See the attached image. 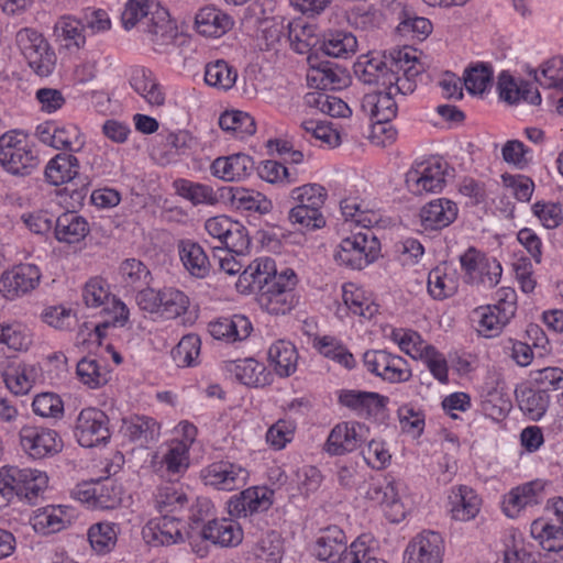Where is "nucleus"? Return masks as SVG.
Segmentation results:
<instances>
[{
	"label": "nucleus",
	"mask_w": 563,
	"mask_h": 563,
	"mask_svg": "<svg viewBox=\"0 0 563 563\" xmlns=\"http://www.w3.org/2000/svg\"><path fill=\"white\" fill-rule=\"evenodd\" d=\"M297 283L294 269L277 273L273 258L260 257L241 273L236 287L242 292H255L258 305L268 313L286 314L297 303L294 294Z\"/></svg>",
	"instance_id": "obj_1"
},
{
	"label": "nucleus",
	"mask_w": 563,
	"mask_h": 563,
	"mask_svg": "<svg viewBox=\"0 0 563 563\" xmlns=\"http://www.w3.org/2000/svg\"><path fill=\"white\" fill-rule=\"evenodd\" d=\"M327 190L319 184H307L291 190L290 197L296 202L289 211L288 219L299 231H313L325 225L321 212L327 199Z\"/></svg>",
	"instance_id": "obj_2"
},
{
	"label": "nucleus",
	"mask_w": 563,
	"mask_h": 563,
	"mask_svg": "<svg viewBox=\"0 0 563 563\" xmlns=\"http://www.w3.org/2000/svg\"><path fill=\"white\" fill-rule=\"evenodd\" d=\"M47 483V475L38 470L8 466L0 471V494L8 500L16 496L33 504Z\"/></svg>",
	"instance_id": "obj_3"
},
{
	"label": "nucleus",
	"mask_w": 563,
	"mask_h": 563,
	"mask_svg": "<svg viewBox=\"0 0 563 563\" xmlns=\"http://www.w3.org/2000/svg\"><path fill=\"white\" fill-rule=\"evenodd\" d=\"M380 252V243L371 229L357 232L343 239L334 253L339 265L363 269L373 263Z\"/></svg>",
	"instance_id": "obj_4"
},
{
	"label": "nucleus",
	"mask_w": 563,
	"mask_h": 563,
	"mask_svg": "<svg viewBox=\"0 0 563 563\" xmlns=\"http://www.w3.org/2000/svg\"><path fill=\"white\" fill-rule=\"evenodd\" d=\"M0 164L11 175L26 176L37 167V152L25 135L3 134L0 136Z\"/></svg>",
	"instance_id": "obj_5"
},
{
	"label": "nucleus",
	"mask_w": 563,
	"mask_h": 563,
	"mask_svg": "<svg viewBox=\"0 0 563 563\" xmlns=\"http://www.w3.org/2000/svg\"><path fill=\"white\" fill-rule=\"evenodd\" d=\"M79 161L70 153L55 155L46 165L45 177L54 186L68 184L66 188L74 199H84L90 186L88 176L79 173Z\"/></svg>",
	"instance_id": "obj_6"
},
{
	"label": "nucleus",
	"mask_w": 563,
	"mask_h": 563,
	"mask_svg": "<svg viewBox=\"0 0 563 563\" xmlns=\"http://www.w3.org/2000/svg\"><path fill=\"white\" fill-rule=\"evenodd\" d=\"M15 41L29 66L40 76L52 74L55 67V54L44 36L34 29L24 27L18 31Z\"/></svg>",
	"instance_id": "obj_7"
},
{
	"label": "nucleus",
	"mask_w": 563,
	"mask_h": 563,
	"mask_svg": "<svg viewBox=\"0 0 563 563\" xmlns=\"http://www.w3.org/2000/svg\"><path fill=\"white\" fill-rule=\"evenodd\" d=\"M74 433L78 443L84 448L106 444L111 438L109 417L101 409L85 408L76 419Z\"/></svg>",
	"instance_id": "obj_8"
},
{
	"label": "nucleus",
	"mask_w": 563,
	"mask_h": 563,
	"mask_svg": "<svg viewBox=\"0 0 563 563\" xmlns=\"http://www.w3.org/2000/svg\"><path fill=\"white\" fill-rule=\"evenodd\" d=\"M375 59H366L358 62L354 66V71L358 79L364 84L376 85L384 89H388L397 95L407 96L412 93L417 88L416 80L401 78L394 73H388L386 68H379Z\"/></svg>",
	"instance_id": "obj_9"
},
{
	"label": "nucleus",
	"mask_w": 563,
	"mask_h": 563,
	"mask_svg": "<svg viewBox=\"0 0 563 563\" xmlns=\"http://www.w3.org/2000/svg\"><path fill=\"white\" fill-rule=\"evenodd\" d=\"M19 435L22 449L33 459L52 456L63 448L60 437L55 430L49 428L23 426Z\"/></svg>",
	"instance_id": "obj_10"
},
{
	"label": "nucleus",
	"mask_w": 563,
	"mask_h": 563,
	"mask_svg": "<svg viewBox=\"0 0 563 563\" xmlns=\"http://www.w3.org/2000/svg\"><path fill=\"white\" fill-rule=\"evenodd\" d=\"M41 280V272L34 264H19L4 271L0 277V292L14 300L34 290Z\"/></svg>",
	"instance_id": "obj_11"
},
{
	"label": "nucleus",
	"mask_w": 563,
	"mask_h": 563,
	"mask_svg": "<svg viewBox=\"0 0 563 563\" xmlns=\"http://www.w3.org/2000/svg\"><path fill=\"white\" fill-rule=\"evenodd\" d=\"M167 18L168 12L152 0H129L121 14V22L125 30H131L137 23H146L148 32L157 33Z\"/></svg>",
	"instance_id": "obj_12"
},
{
	"label": "nucleus",
	"mask_w": 563,
	"mask_h": 563,
	"mask_svg": "<svg viewBox=\"0 0 563 563\" xmlns=\"http://www.w3.org/2000/svg\"><path fill=\"white\" fill-rule=\"evenodd\" d=\"M368 428L356 421L335 424L324 443V451L330 455H344L357 450L366 441Z\"/></svg>",
	"instance_id": "obj_13"
},
{
	"label": "nucleus",
	"mask_w": 563,
	"mask_h": 563,
	"mask_svg": "<svg viewBox=\"0 0 563 563\" xmlns=\"http://www.w3.org/2000/svg\"><path fill=\"white\" fill-rule=\"evenodd\" d=\"M444 540L433 530H423L407 545V563H443Z\"/></svg>",
	"instance_id": "obj_14"
},
{
	"label": "nucleus",
	"mask_w": 563,
	"mask_h": 563,
	"mask_svg": "<svg viewBox=\"0 0 563 563\" xmlns=\"http://www.w3.org/2000/svg\"><path fill=\"white\" fill-rule=\"evenodd\" d=\"M444 169L440 161L421 163L417 168L410 169L406 175L408 188L417 195L435 192L444 185Z\"/></svg>",
	"instance_id": "obj_15"
},
{
	"label": "nucleus",
	"mask_w": 563,
	"mask_h": 563,
	"mask_svg": "<svg viewBox=\"0 0 563 563\" xmlns=\"http://www.w3.org/2000/svg\"><path fill=\"white\" fill-rule=\"evenodd\" d=\"M144 540L153 545H172L184 541L180 519L164 515L150 520L142 531Z\"/></svg>",
	"instance_id": "obj_16"
},
{
	"label": "nucleus",
	"mask_w": 563,
	"mask_h": 563,
	"mask_svg": "<svg viewBox=\"0 0 563 563\" xmlns=\"http://www.w3.org/2000/svg\"><path fill=\"white\" fill-rule=\"evenodd\" d=\"M274 492L267 487H251L230 498L228 505L231 515L247 517L264 512L273 505Z\"/></svg>",
	"instance_id": "obj_17"
},
{
	"label": "nucleus",
	"mask_w": 563,
	"mask_h": 563,
	"mask_svg": "<svg viewBox=\"0 0 563 563\" xmlns=\"http://www.w3.org/2000/svg\"><path fill=\"white\" fill-rule=\"evenodd\" d=\"M338 401L340 405L355 411L358 416H371L384 411L389 402V398L374 391L342 389L339 393Z\"/></svg>",
	"instance_id": "obj_18"
},
{
	"label": "nucleus",
	"mask_w": 563,
	"mask_h": 563,
	"mask_svg": "<svg viewBox=\"0 0 563 563\" xmlns=\"http://www.w3.org/2000/svg\"><path fill=\"white\" fill-rule=\"evenodd\" d=\"M202 477L206 485L230 492L244 484L247 472L239 465L221 461L209 465L202 472Z\"/></svg>",
	"instance_id": "obj_19"
},
{
	"label": "nucleus",
	"mask_w": 563,
	"mask_h": 563,
	"mask_svg": "<svg viewBox=\"0 0 563 563\" xmlns=\"http://www.w3.org/2000/svg\"><path fill=\"white\" fill-rule=\"evenodd\" d=\"M456 203L446 198H438L420 209L421 227L428 231H438L449 227L457 218Z\"/></svg>",
	"instance_id": "obj_20"
},
{
	"label": "nucleus",
	"mask_w": 563,
	"mask_h": 563,
	"mask_svg": "<svg viewBox=\"0 0 563 563\" xmlns=\"http://www.w3.org/2000/svg\"><path fill=\"white\" fill-rule=\"evenodd\" d=\"M361 109L375 122H390L398 110L394 92L382 87L364 95Z\"/></svg>",
	"instance_id": "obj_21"
},
{
	"label": "nucleus",
	"mask_w": 563,
	"mask_h": 563,
	"mask_svg": "<svg viewBox=\"0 0 563 563\" xmlns=\"http://www.w3.org/2000/svg\"><path fill=\"white\" fill-rule=\"evenodd\" d=\"M544 489L541 481H532L512 488L503 499V511L509 518H517L526 507L540 503L539 496Z\"/></svg>",
	"instance_id": "obj_22"
},
{
	"label": "nucleus",
	"mask_w": 563,
	"mask_h": 563,
	"mask_svg": "<svg viewBox=\"0 0 563 563\" xmlns=\"http://www.w3.org/2000/svg\"><path fill=\"white\" fill-rule=\"evenodd\" d=\"M210 169L211 174L219 179L236 181L251 175L254 169V161L247 154L235 153L216 158Z\"/></svg>",
	"instance_id": "obj_23"
},
{
	"label": "nucleus",
	"mask_w": 563,
	"mask_h": 563,
	"mask_svg": "<svg viewBox=\"0 0 563 563\" xmlns=\"http://www.w3.org/2000/svg\"><path fill=\"white\" fill-rule=\"evenodd\" d=\"M198 536L220 547H236L243 539L240 526L228 518L208 520Z\"/></svg>",
	"instance_id": "obj_24"
},
{
	"label": "nucleus",
	"mask_w": 563,
	"mask_h": 563,
	"mask_svg": "<svg viewBox=\"0 0 563 563\" xmlns=\"http://www.w3.org/2000/svg\"><path fill=\"white\" fill-rule=\"evenodd\" d=\"M346 547V536L338 526L320 529L313 545V553L320 561L338 563Z\"/></svg>",
	"instance_id": "obj_25"
},
{
	"label": "nucleus",
	"mask_w": 563,
	"mask_h": 563,
	"mask_svg": "<svg viewBox=\"0 0 563 563\" xmlns=\"http://www.w3.org/2000/svg\"><path fill=\"white\" fill-rule=\"evenodd\" d=\"M75 519L76 514L71 507L49 506L38 510L33 519V527L42 534H52L66 529Z\"/></svg>",
	"instance_id": "obj_26"
},
{
	"label": "nucleus",
	"mask_w": 563,
	"mask_h": 563,
	"mask_svg": "<svg viewBox=\"0 0 563 563\" xmlns=\"http://www.w3.org/2000/svg\"><path fill=\"white\" fill-rule=\"evenodd\" d=\"M233 24V19L228 13L213 5L201 8L195 16L197 32L207 37H220L228 33Z\"/></svg>",
	"instance_id": "obj_27"
},
{
	"label": "nucleus",
	"mask_w": 563,
	"mask_h": 563,
	"mask_svg": "<svg viewBox=\"0 0 563 563\" xmlns=\"http://www.w3.org/2000/svg\"><path fill=\"white\" fill-rule=\"evenodd\" d=\"M180 261L186 271L196 278L209 275L211 263L203 247L192 240H180L177 244Z\"/></svg>",
	"instance_id": "obj_28"
},
{
	"label": "nucleus",
	"mask_w": 563,
	"mask_h": 563,
	"mask_svg": "<svg viewBox=\"0 0 563 563\" xmlns=\"http://www.w3.org/2000/svg\"><path fill=\"white\" fill-rule=\"evenodd\" d=\"M88 221L76 211L63 212L56 220L54 234L58 242L75 244L82 241L89 233Z\"/></svg>",
	"instance_id": "obj_29"
},
{
	"label": "nucleus",
	"mask_w": 563,
	"mask_h": 563,
	"mask_svg": "<svg viewBox=\"0 0 563 563\" xmlns=\"http://www.w3.org/2000/svg\"><path fill=\"white\" fill-rule=\"evenodd\" d=\"M369 59H375L382 70L386 68L388 73H394L401 78L416 80V77L420 74L417 58L410 56L407 48L391 49L382 56H373Z\"/></svg>",
	"instance_id": "obj_30"
},
{
	"label": "nucleus",
	"mask_w": 563,
	"mask_h": 563,
	"mask_svg": "<svg viewBox=\"0 0 563 563\" xmlns=\"http://www.w3.org/2000/svg\"><path fill=\"white\" fill-rule=\"evenodd\" d=\"M252 323L242 314L232 318H219L208 325V331L217 340L235 342L245 340L252 331Z\"/></svg>",
	"instance_id": "obj_31"
},
{
	"label": "nucleus",
	"mask_w": 563,
	"mask_h": 563,
	"mask_svg": "<svg viewBox=\"0 0 563 563\" xmlns=\"http://www.w3.org/2000/svg\"><path fill=\"white\" fill-rule=\"evenodd\" d=\"M130 85L133 90L153 107H162L165 103V93L154 74L144 67L133 69Z\"/></svg>",
	"instance_id": "obj_32"
},
{
	"label": "nucleus",
	"mask_w": 563,
	"mask_h": 563,
	"mask_svg": "<svg viewBox=\"0 0 563 563\" xmlns=\"http://www.w3.org/2000/svg\"><path fill=\"white\" fill-rule=\"evenodd\" d=\"M189 467V449L186 442H172L163 454L157 472L169 481L177 479Z\"/></svg>",
	"instance_id": "obj_33"
},
{
	"label": "nucleus",
	"mask_w": 563,
	"mask_h": 563,
	"mask_svg": "<svg viewBox=\"0 0 563 563\" xmlns=\"http://www.w3.org/2000/svg\"><path fill=\"white\" fill-rule=\"evenodd\" d=\"M452 518L460 521H468L476 517L479 511L481 499L468 486L452 488L449 496Z\"/></svg>",
	"instance_id": "obj_34"
},
{
	"label": "nucleus",
	"mask_w": 563,
	"mask_h": 563,
	"mask_svg": "<svg viewBox=\"0 0 563 563\" xmlns=\"http://www.w3.org/2000/svg\"><path fill=\"white\" fill-rule=\"evenodd\" d=\"M498 89L500 98L509 103H517L520 100L530 104L541 103V95L532 84L522 82L518 86L506 73H501L498 77Z\"/></svg>",
	"instance_id": "obj_35"
},
{
	"label": "nucleus",
	"mask_w": 563,
	"mask_h": 563,
	"mask_svg": "<svg viewBox=\"0 0 563 563\" xmlns=\"http://www.w3.org/2000/svg\"><path fill=\"white\" fill-rule=\"evenodd\" d=\"M298 357L296 346L286 340H278L268 349V361L280 377H288L296 372Z\"/></svg>",
	"instance_id": "obj_36"
},
{
	"label": "nucleus",
	"mask_w": 563,
	"mask_h": 563,
	"mask_svg": "<svg viewBox=\"0 0 563 563\" xmlns=\"http://www.w3.org/2000/svg\"><path fill=\"white\" fill-rule=\"evenodd\" d=\"M3 382L7 388L14 395L27 394L37 377V369L34 365L24 363H11L2 372Z\"/></svg>",
	"instance_id": "obj_37"
},
{
	"label": "nucleus",
	"mask_w": 563,
	"mask_h": 563,
	"mask_svg": "<svg viewBox=\"0 0 563 563\" xmlns=\"http://www.w3.org/2000/svg\"><path fill=\"white\" fill-rule=\"evenodd\" d=\"M357 48V40L346 31H330L323 35L319 49L327 56L349 58Z\"/></svg>",
	"instance_id": "obj_38"
},
{
	"label": "nucleus",
	"mask_w": 563,
	"mask_h": 563,
	"mask_svg": "<svg viewBox=\"0 0 563 563\" xmlns=\"http://www.w3.org/2000/svg\"><path fill=\"white\" fill-rule=\"evenodd\" d=\"M227 368L246 386L260 387L267 384L268 374L265 366L253 358L231 361Z\"/></svg>",
	"instance_id": "obj_39"
},
{
	"label": "nucleus",
	"mask_w": 563,
	"mask_h": 563,
	"mask_svg": "<svg viewBox=\"0 0 563 563\" xmlns=\"http://www.w3.org/2000/svg\"><path fill=\"white\" fill-rule=\"evenodd\" d=\"M219 125L238 139L251 136L256 132L255 119L240 110L224 111L219 118Z\"/></svg>",
	"instance_id": "obj_40"
},
{
	"label": "nucleus",
	"mask_w": 563,
	"mask_h": 563,
	"mask_svg": "<svg viewBox=\"0 0 563 563\" xmlns=\"http://www.w3.org/2000/svg\"><path fill=\"white\" fill-rule=\"evenodd\" d=\"M173 188L178 196L189 200L194 206L216 205L218 202L212 187L205 184L179 178L174 180Z\"/></svg>",
	"instance_id": "obj_41"
},
{
	"label": "nucleus",
	"mask_w": 563,
	"mask_h": 563,
	"mask_svg": "<svg viewBox=\"0 0 563 563\" xmlns=\"http://www.w3.org/2000/svg\"><path fill=\"white\" fill-rule=\"evenodd\" d=\"M230 191L231 202L239 210L265 214L273 208L272 201L258 191L243 187L231 188Z\"/></svg>",
	"instance_id": "obj_42"
},
{
	"label": "nucleus",
	"mask_w": 563,
	"mask_h": 563,
	"mask_svg": "<svg viewBox=\"0 0 563 563\" xmlns=\"http://www.w3.org/2000/svg\"><path fill=\"white\" fill-rule=\"evenodd\" d=\"M343 74L341 68L333 67L330 62H320L318 65L311 64L308 81L318 90H336L343 84Z\"/></svg>",
	"instance_id": "obj_43"
},
{
	"label": "nucleus",
	"mask_w": 563,
	"mask_h": 563,
	"mask_svg": "<svg viewBox=\"0 0 563 563\" xmlns=\"http://www.w3.org/2000/svg\"><path fill=\"white\" fill-rule=\"evenodd\" d=\"M124 434L131 441H153L159 435V426L151 417L133 416L123 420Z\"/></svg>",
	"instance_id": "obj_44"
},
{
	"label": "nucleus",
	"mask_w": 563,
	"mask_h": 563,
	"mask_svg": "<svg viewBox=\"0 0 563 563\" xmlns=\"http://www.w3.org/2000/svg\"><path fill=\"white\" fill-rule=\"evenodd\" d=\"M286 30L290 46L299 54L308 53L319 42L314 34V27L302 20L288 22Z\"/></svg>",
	"instance_id": "obj_45"
},
{
	"label": "nucleus",
	"mask_w": 563,
	"mask_h": 563,
	"mask_svg": "<svg viewBox=\"0 0 563 563\" xmlns=\"http://www.w3.org/2000/svg\"><path fill=\"white\" fill-rule=\"evenodd\" d=\"M516 398L520 409L532 420H539L545 413L550 397L545 390L523 388L516 391Z\"/></svg>",
	"instance_id": "obj_46"
},
{
	"label": "nucleus",
	"mask_w": 563,
	"mask_h": 563,
	"mask_svg": "<svg viewBox=\"0 0 563 563\" xmlns=\"http://www.w3.org/2000/svg\"><path fill=\"white\" fill-rule=\"evenodd\" d=\"M57 38L65 42L66 47L81 48L86 44V35L79 18L64 15L54 26Z\"/></svg>",
	"instance_id": "obj_47"
},
{
	"label": "nucleus",
	"mask_w": 563,
	"mask_h": 563,
	"mask_svg": "<svg viewBox=\"0 0 563 563\" xmlns=\"http://www.w3.org/2000/svg\"><path fill=\"white\" fill-rule=\"evenodd\" d=\"M88 540L97 554H107L117 544V526L109 522L95 523L88 530Z\"/></svg>",
	"instance_id": "obj_48"
},
{
	"label": "nucleus",
	"mask_w": 563,
	"mask_h": 563,
	"mask_svg": "<svg viewBox=\"0 0 563 563\" xmlns=\"http://www.w3.org/2000/svg\"><path fill=\"white\" fill-rule=\"evenodd\" d=\"M238 78V71L225 60L218 59L206 66L205 81L211 87L222 90L231 89Z\"/></svg>",
	"instance_id": "obj_49"
},
{
	"label": "nucleus",
	"mask_w": 563,
	"mask_h": 563,
	"mask_svg": "<svg viewBox=\"0 0 563 563\" xmlns=\"http://www.w3.org/2000/svg\"><path fill=\"white\" fill-rule=\"evenodd\" d=\"M473 316L477 319V332L485 338L497 335L509 322V319H504V316L490 305L476 308Z\"/></svg>",
	"instance_id": "obj_50"
},
{
	"label": "nucleus",
	"mask_w": 563,
	"mask_h": 563,
	"mask_svg": "<svg viewBox=\"0 0 563 563\" xmlns=\"http://www.w3.org/2000/svg\"><path fill=\"white\" fill-rule=\"evenodd\" d=\"M188 504L187 495L175 485L161 486L155 496V507L161 514L170 515L184 509Z\"/></svg>",
	"instance_id": "obj_51"
},
{
	"label": "nucleus",
	"mask_w": 563,
	"mask_h": 563,
	"mask_svg": "<svg viewBox=\"0 0 563 563\" xmlns=\"http://www.w3.org/2000/svg\"><path fill=\"white\" fill-rule=\"evenodd\" d=\"M79 380L90 388H98L109 380V372L99 361L91 357L81 358L76 367Z\"/></svg>",
	"instance_id": "obj_52"
},
{
	"label": "nucleus",
	"mask_w": 563,
	"mask_h": 563,
	"mask_svg": "<svg viewBox=\"0 0 563 563\" xmlns=\"http://www.w3.org/2000/svg\"><path fill=\"white\" fill-rule=\"evenodd\" d=\"M398 32L401 35H411L420 40L426 38L432 32V23L423 16H418L413 11L402 8L399 12Z\"/></svg>",
	"instance_id": "obj_53"
},
{
	"label": "nucleus",
	"mask_w": 563,
	"mask_h": 563,
	"mask_svg": "<svg viewBox=\"0 0 563 563\" xmlns=\"http://www.w3.org/2000/svg\"><path fill=\"white\" fill-rule=\"evenodd\" d=\"M327 90H317L306 96V101L310 107H314L323 113L333 118L345 117L350 109L340 98L329 95Z\"/></svg>",
	"instance_id": "obj_54"
},
{
	"label": "nucleus",
	"mask_w": 563,
	"mask_h": 563,
	"mask_svg": "<svg viewBox=\"0 0 563 563\" xmlns=\"http://www.w3.org/2000/svg\"><path fill=\"white\" fill-rule=\"evenodd\" d=\"M200 347L199 335L194 333L184 335L172 351L173 360L180 367L195 366L200 355Z\"/></svg>",
	"instance_id": "obj_55"
},
{
	"label": "nucleus",
	"mask_w": 563,
	"mask_h": 563,
	"mask_svg": "<svg viewBox=\"0 0 563 563\" xmlns=\"http://www.w3.org/2000/svg\"><path fill=\"white\" fill-rule=\"evenodd\" d=\"M188 296L176 288L162 289L161 316L166 319H175L185 313L189 307Z\"/></svg>",
	"instance_id": "obj_56"
},
{
	"label": "nucleus",
	"mask_w": 563,
	"mask_h": 563,
	"mask_svg": "<svg viewBox=\"0 0 563 563\" xmlns=\"http://www.w3.org/2000/svg\"><path fill=\"white\" fill-rule=\"evenodd\" d=\"M338 563H386L378 561L374 555V550L368 545L366 536H361L354 540L350 547H345L341 553Z\"/></svg>",
	"instance_id": "obj_57"
},
{
	"label": "nucleus",
	"mask_w": 563,
	"mask_h": 563,
	"mask_svg": "<svg viewBox=\"0 0 563 563\" xmlns=\"http://www.w3.org/2000/svg\"><path fill=\"white\" fill-rule=\"evenodd\" d=\"M314 346L318 351L328 358H332L338 363L342 364L346 368H353L355 360L352 353H350L335 338L324 335L319 338Z\"/></svg>",
	"instance_id": "obj_58"
},
{
	"label": "nucleus",
	"mask_w": 563,
	"mask_h": 563,
	"mask_svg": "<svg viewBox=\"0 0 563 563\" xmlns=\"http://www.w3.org/2000/svg\"><path fill=\"white\" fill-rule=\"evenodd\" d=\"M531 534L536 539H540L543 548L548 551H558L563 545L554 544V541H563V525L555 526L553 523L545 522L542 519H537L531 523Z\"/></svg>",
	"instance_id": "obj_59"
},
{
	"label": "nucleus",
	"mask_w": 563,
	"mask_h": 563,
	"mask_svg": "<svg viewBox=\"0 0 563 563\" xmlns=\"http://www.w3.org/2000/svg\"><path fill=\"white\" fill-rule=\"evenodd\" d=\"M251 240L246 228L240 222L234 221L221 246H214L213 249L223 253L242 255L249 250Z\"/></svg>",
	"instance_id": "obj_60"
},
{
	"label": "nucleus",
	"mask_w": 563,
	"mask_h": 563,
	"mask_svg": "<svg viewBox=\"0 0 563 563\" xmlns=\"http://www.w3.org/2000/svg\"><path fill=\"white\" fill-rule=\"evenodd\" d=\"M492 82L493 70L487 64H477L465 70L464 85L470 93H483Z\"/></svg>",
	"instance_id": "obj_61"
},
{
	"label": "nucleus",
	"mask_w": 563,
	"mask_h": 563,
	"mask_svg": "<svg viewBox=\"0 0 563 563\" xmlns=\"http://www.w3.org/2000/svg\"><path fill=\"white\" fill-rule=\"evenodd\" d=\"M85 136L79 128L74 124L57 125L54 147L71 153L81 151L85 146Z\"/></svg>",
	"instance_id": "obj_62"
},
{
	"label": "nucleus",
	"mask_w": 563,
	"mask_h": 563,
	"mask_svg": "<svg viewBox=\"0 0 563 563\" xmlns=\"http://www.w3.org/2000/svg\"><path fill=\"white\" fill-rule=\"evenodd\" d=\"M342 216L346 221H353L363 229H369L373 223V214L364 201L357 198H345L340 202Z\"/></svg>",
	"instance_id": "obj_63"
},
{
	"label": "nucleus",
	"mask_w": 563,
	"mask_h": 563,
	"mask_svg": "<svg viewBox=\"0 0 563 563\" xmlns=\"http://www.w3.org/2000/svg\"><path fill=\"white\" fill-rule=\"evenodd\" d=\"M536 74L537 81L544 88H556L563 91V57H553L547 60Z\"/></svg>",
	"instance_id": "obj_64"
}]
</instances>
